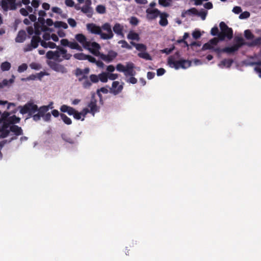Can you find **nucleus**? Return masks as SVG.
I'll list each match as a JSON object with an SVG mask.
<instances>
[{
	"instance_id": "obj_1",
	"label": "nucleus",
	"mask_w": 261,
	"mask_h": 261,
	"mask_svg": "<svg viewBox=\"0 0 261 261\" xmlns=\"http://www.w3.org/2000/svg\"><path fill=\"white\" fill-rule=\"evenodd\" d=\"M86 28L91 34L99 35L102 40H110L114 36L111 25L109 22L103 23L101 27L93 23H87Z\"/></svg>"
},
{
	"instance_id": "obj_2",
	"label": "nucleus",
	"mask_w": 261,
	"mask_h": 261,
	"mask_svg": "<svg viewBox=\"0 0 261 261\" xmlns=\"http://www.w3.org/2000/svg\"><path fill=\"white\" fill-rule=\"evenodd\" d=\"M180 57L179 51H176L174 55L170 56L167 60L168 65L176 70L180 68L187 69L190 67L192 64L191 61L181 59Z\"/></svg>"
},
{
	"instance_id": "obj_3",
	"label": "nucleus",
	"mask_w": 261,
	"mask_h": 261,
	"mask_svg": "<svg viewBox=\"0 0 261 261\" xmlns=\"http://www.w3.org/2000/svg\"><path fill=\"white\" fill-rule=\"evenodd\" d=\"M46 57L48 59H54L59 62L64 60H69L71 57V55L68 54L66 49L62 47H57L56 51H48L46 54Z\"/></svg>"
},
{
	"instance_id": "obj_4",
	"label": "nucleus",
	"mask_w": 261,
	"mask_h": 261,
	"mask_svg": "<svg viewBox=\"0 0 261 261\" xmlns=\"http://www.w3.org/2000/svg\"><path fill=\"white\" fill-rule=\"evenodd\" d=\"M135 65L132 62H127L125 66L121 63H119L116 65V70L121 72H123L125 76H134L136 75V71L134 70Z\"/></svg>"
},
{
	"instance_id": "obj_5",
	"label": "nucleus",
	"mask_w": 261,
	"mask_h": 261,
	"mask_svg": "<svg viewBox=\"0 0 261 261\" xmlns=\"http://www.w3.org/2000/svg\"><path fill=\"white\" fill-rule=\"evenodd\" d=\"M221 32L218 35L220 41H223L226 38L231 39L233 36V31L231 28H229L224 22H221L219 24Z\"/></svg>"
},
{
	"instance_id": "obj_6",
	"label": "nucleus",
	"mask_w": 261,
	"mask_h": 261,
	"mask_svg": "<svg viewBox=\"0 0 261 261\" xmlns=\"http://www.w3.org/2000/svg\"><path fill=\"white\" fill-rule=\"evenodd\" d=\"M19 109L21 114H28L29 117L38 111V106L33 102H28L23 106L19 107Z\"/></svg>"
},
{
	"instance_id": "obj_7",
	"label": "nucleus",
	"mask_w": 261,
	"mask_h": 261,
	"mask_svg": "<svg viewBox=\"0 0 261 261\" xmlns=\"http://www.w3.org/2000/svg\"><path fill=\"white\" fill-rule=\"evenodd\" d=\"M0 120L5 122H7L8 123L15 125L20 122V118L14 115L10 116V114L8 112L2 113L0 112Z\"/></svg>"
},
{
	"instance_id": "obj_8",
	"label": "nucleus",
	"mask_w": 261,
	"mask_h": 261,
	"mask_svg": "<svg viewBox=\"0 0 261 261\" xmlns=\"http://www.w3.org/2000/svg\"><path fill=\"white\" fill-rule=\"evenodd\" d=\"M42 41L40 36H33L31 43L25 45L23 47V51L28 52L32 51L33 49L36 48L38 46L39 44H41V42Z\"/></svg>"
},
{
	"instance_id": "obj_9",
	"label": "nucleus",
	"mask_w": 261,
	"mask_h": 261,
	"mask_svg": "<svg viewBox=\"0 0 261 261\" xmlns=\"http://www.w3.org/2000/svg\"><path fill=\"white\" fill-rule=\"evenodd\" d=\"M88 107L90 110V113L93 116H94L95 113L99 112L100 108L97 105V100L94 94L91 96L90 101L88 104Z\"/></svg>"
},
{
	"instance_id": "obj_10",
	"label": "nucleus",
	"mask_w": 261,
	"mask_h": 261,
	"mask_svg": "<svg viewBox=\"0 0 261 261\" xmlns=\"http://www.w3.org/2000/svg\"><path fill=\"white\" fill-rule=\"evenodd\" d=\"M84 5L83 6L82 8L78 7L77 6H75V8L76 10L81 9V11L86 14L88 16L91 15L93 13V10L92 7H91L92 1L91 0H85L84 2Z\"/></svg>"
},
{
	"instance_id": "obj_11",
	"label": "nucleus",
	"mask_w": 261,
	"mask_h": 261,
	"mask_svg": "<svg viewBox=\"0 0 261 261\" xmlns=\"http://www.w3.org/2000/svg\"><path fill=\"white\" fill-rule=\"evenodd\" d=\"M1 6L3 10L7 11L16 9V0H1Z\"/></svg>"
},
{
	"instance_id": "obj_12",
	"label": "nucleus",
	"mask_w": 261,
	"mask_h": 261,
	"mask_svg": "<svg viewBox=\"0 0 261 261\" xmlns=\"http://www.w3.org/2000/svg\"><path fill=\"white\" fill-rule=\"evenodd\" d=\"M87 45L88 46L85 47L84 48L89 50L93 55L98 56L100 54L99 50L100 48V45L95 42H91L90 41H88Z\"/></svg>"
},
{
	"instance_id": "obj_13",
	"label": "nucleus",
	"mask_w": 261,
	"mask_h": 261,
	"mask_svg": "<svg viewBox=\"0 0 261 261\" xmlns=\"http://www.w3.org/2000/svg\"><path fill=\"white\" fill-rule=\"evenodd\" d=\"M91 81L94 83H97L99 81H100L102 83H107L108 80V73L102 72L99 74L98 75L92 74L90 75Z\"/></svg>"
},
{
	"instance_id": "obj_14",
	"label": "nucleus",
	"mask_w": 261,
	"mask_h": 261,
	"mask_svg": "<svg viewBox=\"0 0 261 261\" xmlns=\"http://www.w3.org/2000/svg\"><path fill=\"white\" fill-rule=\"evenodd\" d=\"M261 40V38H258L257 39H256L252 43H246L245 42H244V40L243 39V38L242 37H236L235 38H234V41H235V43L234 44V45L236 46H238V49H239V48L242 46L243 45H247L248 46H252V45H255L256 44L258 43V42Z\"/></svg>"
},
{
	"instance_id": "obj_15",
	"label": "nucleus",
	"mask_w": 261,
	"mask_h": 261,
	"mask_svg": "<svg viewBox=\"0 0 261 261\" xmlns=\"http://www.w3.org/2000/svg\"><path fill=\"white\" fill-rule=\"evenodd\" d=\"M219 39L214 38L211 39L207 43L203 45V47L205 49H210L216 53L215 49H220V48L217 47L218 43L219 42Z\"/></svg>"
},
{
	"instance_id": "obj_16",
	"label": "nucleus",
	"mask_w": 261,
	"mask_h": 261,
	"mask_svg": "<svg viewBox=\"0 0 261 261\" xmlns=\"http://www.w3.org/2000/svg\"><path fill=\"white\" fill-rule=\"evenodd\" d=\"M47 64L53 70L62 73L67 72L66 69L62 65L53 61H47Z\"/></svg>"
},
{
	"instance_id": "obj_17",
	"label": "nucleus",
	"mask_w": 261,
	"mask_h": 261,
	"mask_svg": "<svg viewBox=\"0 0 261 261\" xmlns=\"http://www.w3.org/2000/svg\"><path fill=\"white\" fill-rule=\"evenodd\" d=\"M146 18L148 20L155 19L159 17L161 12L157 9L148 8L146 9Z\"/></svg>"
},
{
	"instance_id": "obj_18",
	"label": "nucleus",
	"mask_w": 261,
	"mask_h": 261,
	"mask_svg": "<svg viewBox=\"0 0 261 261\" xmlns=\"http://www.w3.org/2000/svg\"><path fill=\"white\" fill-rule=\"evenodd\" d=\"M117 56V53L112 50L109 51L107 55L103 54L99 55L100 58L108 63L112 62L116 58Z\"/></svg>"
},
{
	"instance_id": "obj_19",
	"label": "nucleus",
	"mask_w": 261,
	"mask_h": 261,
	"mask_svg": "<svg viewBox=\"0 0 261 261\" xmlns=\"http://www.w3.org/2000/svg\"><path fill=\"white\" fill-rule=\"evenodd\" d=\"M78 80L81 83L84 89H89L91 87L93 82L91 80L90 75L88 76H81L78 77Z\"/></svg>"
},
{
	"instance_id": "obj_20",
	"label": "nucleus",
	"mask_w": 261,
	"mask_h": 261,
	"mask_svg": "<svg viewBox=\"0 0 261 261\" xmlns=\"http://www.w3.org/2000/svg\"><path fill=\"white\" fill-rule=\"evenodd\" d=\"M10 131L13 133L15 136L12 137L10 140L9 141L11 142L12 140H16L17 139V136L22 135L23 134V130L22 128L16 125H12L10 126Z\"/></svg>"
},
{
	"instance_id": "obj_21",
	"label": "nucleus",
	"mask_w": 261,
	"mask_h": 261,
	"mask_svg": "<svg viewBox=\"0 0 261 261\" xmlns=\"http://www.w3.org/2000/svg\"><path fill=\"white\" fill-rule=\"evenodd\" d=\"M216 53L220 55L222 53H225L228 55L233 54L237 51L239 49L238 46H236L234 44L231 46L226 47L222 49H215Z\"/></svg>"
},
{
	"instance_id": "obj_22",
	"label": "nucleus",
	"mask_w": 261,
	"mask_h": 261,
	"mask_svg": "<svg viewBox=\"0 0 261 261\" xmlns=\"http://www.w3.org/2000/svg\"><path fill=\"white\" fill-rule=\"evenodd\" d=\"M31 4V5H27L25 9L28 10L29 13H33L34 14V12H35V14L36 15V11L40 6V0H32Z\"/></svg>"
},
{
	"instance_id": "obj_23",
	"label": "nucleus",
	"mask_w": 261,
	"mask_h": 261,
	"mask_svg": "<svg viewBox=\"0 0 261 261\" xmlns=\"http://www.w3.org/2000/svg\"><path fill=\"white\" fill-rule=\"evenodd\" d=\"M2 122L0 120V122ZM10 126L5 122L0 128V138H5L8 136L10 133Z\"/></svg>"
},
{
	"instance_id": "obj_24",
	"label": "nucleus",
	"mask_w": 261,
	"mask_h": 261,
	"mask_svg": "<svg viewBox=\"0 0 261 261\" xmlns=\"http://www.w3.org/2000/svg\"><path fill=\"white\" fill-rule=\"evenodd\" d=\"M123 89V86L121 85H119V83L118 81H114L112 83V92L115 95L118 94L120 93Z\"/></svg>"
},
{
	"instance_id": "obj_25",
	"label": "nucleus",
	"mask_w": 261,
	"mask_h": 261,
	"mask_svg": "<svg viewBox=\"0 0 261 261\" xmlns=\"http://www.w3.org/2000/svg\"><path fill=\"white\" fill-rule=\"evenodd\" d=\"M76 40L81 43L84 48L88 46L87 45L89 41L87 40V38L85 35L82 34H78L75 36Z\"/></svg>"
},
{
	"instance_id": "obj_26",
	"label": "nucleus",
	"mask_w": 261,
	"mask_h": 261,
	"mask_svg": "<svg viewBox=\"0 0 261 261\" xmlns=\"http://www.w3.org/2000/svg\"><path fill=\"white\" fill-rule=\"evenodd\" d=\"M123 26L119 23H116L114 24L113 28V31L114 33L118 36H120L122 37H124V34L123 33Z\"/></svg>"
},
{
	"instance_id": "obj_27",
	"label": "nucleus",
	"mask_w": 261,
	"mask_h": 261,
	"mask_svg": "<svg viewBox=\"0 0 261 261\" xmlns=\"http://www.w3.org/2000/svg\"><path fill=\"white\" fill-rule=\"evenodd\" d=\"M60 111L63 113H67L69 115H73L75 110L72 107L63 105L60 107Z\"/></svg>"
},
{
	"instance_id": "obj_28",
	"label": "nucleus",
	"mask_w": 261,
	"mask_h": 261,
	"mask_svg": "<svg viewBox=\"0 0 261 261\" xmlns=\"http://www.w3.org/2000/svg\"><path fill=\"white\" fill-rule=\"evenodd\" d=\"M26 39V33L24 30H20L18 32L16 37L15 38V41L18 43H22Z\"/></svg>"
},
{
	"instance_id": "obj_29",
	"label": "nucleus",
	"mask_w": 261,
	"mask_h": 261,
	"mask_svg": "<svg viewBox=\"0 0 261 261\" xmlns=\"http://www.w3.org/2000/svg\"><path fill=\"white\" fill-rule=\"evenodd\" d=\"M160 20L159 21V24L163 27H165L168 24L167 17L168 14L165 12L160 13L159 15Z\"/></svg>"
},
{
	"instance_id": "obj_30",
	"label": "nucleus",
	"mask_w": 261,
	"mask_h": 261,
	"mask_svg": "<svg viewBox=\"0 0 261 261\" xmlns=\"http://www.w3.org/2000/svg\"><path fill=\"white\" fill-rule=\"evenodd\" d=\"M233 63L231 59H224L218 64V66L221 68H229Z\"/></svg>"
},
{
	"instance_id": "obj_31",
	"label": "nucleus",
	"mask_w": 261,
	"mask_h": 261,
	"mask_svg": "<svg viewBox=\"0 0 261 261\" xmlns=\"http://www.w3.org/2000/svg\"><path fill=\"white\" fill-rule=\"evenodd\" d=\"M46 28L45 26L40 27L38 24L36 22L34 23V36H39L42 32H45L46 31Z\"/></svg>"
},
{
	"instance_id": "obj_32",
	"label": "nucleus",
	"mask_w": 261,
	"mask_h": 261,
	"mask_svg": "<svg viewBox=\"0 0 261 261\" xmlns=\"http://www.w3.org/2000/svg\"><path fill=\"white\" fill-rule=\"evenodd\" d=\"M197 10L195 8H192L188 10L184 11L181 13V17H185L187 15H197Z\"/></svg>"
},
{
	"instance_id": "obj_33",
	"label": "nucleus",
	"mask_w": 261,
	"mask_h": 261,
	"mask_svg": "<svg viewBox=\"0 0 261 261\" xmlns=\"http://www.w3.org/2000/svg\"><path fill=\"white\" fill-rule=\"evenodd\" d=\"M37 20L36 15L35 14V12H34V14H31L29 15V18H25L23 22L26 25H29L31 24V22H35Z\"/></svg>"
},
{
	"instance_id": "obj_34",
	"label": "nucleus",
	"mask_w": 261,
	"mask_h": 261,
	"mask_svg": "<svg viewBox=\"0 0 261 261\" xmlns=\"http://www.w3.org/2000/svg\"><path fill=\"white\" fill-rule=\"evenodd\" d=\"M127 38L130 40H136L139 41L140 40V37L137 33L133 31H130L127 34Z\"/></svg>"
},
{
	"instance_id": "obj_35",
	"label": "nucleus",
	"mask_w": 261,
	"mask_h": 261,
	"mask_svg": "<svg viewBox=\"0 0 261 261\" xmlns=\"http://www.w3.org/2000/svg\"><path fill=\"white\" fill-rule=\"evenodd\" d=\"M130 44L139 51H145L146 50V46L142 43H136L133 41L130 42Z\"/></svg>"
},
{
	"instance_id": "obj_36",
	"label": "nucleus",
	"mask_w": 261,
	"mask_h": 261,
	"mask_svg": "<svg viewBox=\"0 0 261 261\" xmlns=\"http://www.w3.org/2000/svg\"><path fill=\"white\" fill-rule=\"evenodd\" d=\"M46 14L43 10H40L38 12L39 17L38 18V22L42 25L45 24V19L44 17L46 16Z\"/></svg>"
},
{
	"instance_id": "obj_37",
	"label": "nucleus",
	"mask_w": 261,
	"mask_h": 261,
	"mask_svg": "<svg viewBox=\"0 0 261 261\" xmlns=\"http://www.w3.org/2000/svg\"><path fill=\"white\" fill-rule=\"evenodd\" d=\"M252 64L255 65V71L258 75V76L261 77V61L254 62Z\"/></svg>"
},
{
	"instance_id": "obj_38",
	"label": "nucleus",
	"mask_w": 261,
	"mask_h": 261,
	"mask_svg": "<svg viewBox=\"0 0 261 261\" xmlns=\"http://www.w3.org/2000/svg\"><path fill=\"white\" fill-rule=\"evenodd\" d=\"M41 45L44 48H55L56 47V45L55 43L50 41L46 42L43 41L41 42Z\"/></svg>"
},
{
	"instance_id": "obj_39",
	"label": "nucleus",
	"mask_w": 261,
	"mask_h": 261,
	"mask_svg": "<svg viewBox=\"0 0 261 261\" xmlns=\"http://www.w3.org/2000/svg\"><path fill=\"white\" fill-rule=\"evenodd\" d=\"M54 26L56 28L60 29L62 28L64 29H66L68 28V25L66 22L61 21H57L54 22Z\"/></svg>"
},
{
	"instance_id": "obj_40",
	"label": "nucleus",
	"mask_w": 261,
	"mask_h": 261,
	"mask_svg": "<svg viewBox=\"0 0 261 261\" xmlns=\"http://www.w3.org/2000/svg\"><path fill=\"white\" fill-rule=\"evenodd\" d=\"M68 47L72 49H76L79 51L82 50V47L75 41L69 42Z\"/></svg>"
},
{
	"instance_id": "obj_41",
	"label": "nucleus",
	"mask_w": 261,
	"mask_h": 261,
	"mask_svg": "<svg viewBox=\"0 0 261 261\" xmlns=\"http://www.w3.org/2000/svg\"><path fill=\"white\" fill-rule=\"evenodd\" d=\"M11 65L9 62H3L1 65V69L3 71H8L11 68Z\"/></svg>"
},
{
	"instance_id": "obj_42",
	"label": "nucleus",
	"mask_w": 261,
	"mask_h": 261,
	"mask_svg": "<svg viewBox=\"0 0 261 261\" xmlns=\"http://www.w3.org/2000/svg\"><path fill=\"white\" fill-rule=\"evenodd\" d=\"M60 117L65 124L67 125H70L72 123L71 119L67 117L65 114H61Z\"/></svg>"
},
{
	"instance_id": "obj_43",
	"label": "nucleus",
	"mask_w": 261,
	"mask_h": 261,
	"mask_svg": "<svg viewBox=\"0 0 261 261\" xmlns=\"http://www.w3.org/2000/svg\"><path fill=\"white\" fill-rule=\"evenodd\" d=\"M207 14V11L204 9H201L199 12L197 11V16L200 17L202 20H204Z\"/></svg>"
},
{
	"instance_id": "obj_44",
	"label": "nucleus",
	"mask_w": 261,
	"mask_h": 261,
	"mask_svg": "<svg viewBox=\"0 0 261 261\" xmlns=\"http://www.w3.org/2000/svg\"><path fill=\"white\" fill-rule=\"evenodd\" d=\"M138 56L147 60H151L152 58L150 55L147 52L144 51L138 54Z\"/></svg>"
},
{
	"instance_id": "obj_45",
	"label": "nucleus",
	"mask_w": 261,
	"mask_h": 261,
	"mask_svg": "<svg viewBox=\"0 0 261 261\" xmlns=\"http://www.w3.org/2000/svg\"><path fill=\"white\" fill-rule=\"evenodd\" d=\"M96 11L98 13L102 14L106 13V9L105 6L99 5L96 7Z\"/></svg>"
},
{
	"instance_id": "obj_46",
	"label": "nucleus",
	"mask_w": 261,
	"mask_h": 261,
	"mask_svg": "<svg viewBox=\"0 0 261 261\" xmlns=\"http://www.w3.org/2000/svg\"><path fill=\"white\" fill-rule=\"evenodd\" d=\"M244 36L248 40H252L254 36L250 30H246L244 31Z\"/></svg>"
},
{
	"instance_id": "obj_47",
	"label": "nucleus",
	"mask_w": 261,
	"mask_h": 261,
	"mask_svg": "<svg viewBox=\"0 0 261 261\" xmlns=\"http://www.w3.org/2000/svg\"><path fill=\"white\" fill-rule=\"evenodd\" d=\"M87 55L84 54L83 53H77L73 55L75 59L80 60H85L87 59Z\"/></svg>"
},
{
	"instance_id": "obj_48",
	"label": "nucleus",
	"mask_w": 261,
	"mask_h": 261,
	"mask_svg": "<svg viewBox=\"0 0 261 261\" xmlns=\"http://www.w3.org/2000/svg\"><path fill=\"white\" fill-rule=\"evenodd\" d=\"M118 43L121 44V47L122 48H125L128 49H132V46L129 45L125 40H120L118 41Z\"/></svg>"
},
{
	"instance_id": "obj_49",
	"label": "nucleus",
	"mask_w": 261,
	"mask_h": 261,
	"mask_svg": "<svg viewBox=\"0 0 261 261\" xmlns=\"http://www.w3.org/2000/svg\"><path fill=\"white\" fill-rule=\"evenodd\" d=\"M62 138L65 141L70 144H74L75 142L74 140L71 139L66 134H62Z\"/></svg>"
},
{
	"instance_id": "obj_50",
	"label": "nucleus",
	"mask_w": 261,
	"mask_h": 261,
	"mask_svg": "<svg viewBox=\"0 0 261 261\" xmlns=\"http://www.w3.org/2000/svg\"><path fill=\"white\" fill-rule=\"evenodd\" d=\"M38 111L39 114L42 116H43L46 112L48 111V108L45 106L40 107L39 108H38Z\"/></svg>"
},
{
	"instance_id": "obj_51",
	"label": "nucleus",
	"mask_w": 261,
	"mask_h": 261,
	"mask_svg": "<svg viewBox=\"0 0 261 261\" xmlns=\"http://www.w3.org/2000/svg\"><path fill=\"white\" fill-rule=\"evenodd\" d=\"M171 2V0H159V4L164 7L170 6Z\"/></svg>"
},
{
	"instance_id": "obj_52",
	"label": "nucleus",
	"mask_w": 261,
	"mask_h": 261,
	"mask_svg": "<svg viewBox=\"0 0 261 261\" xmlns=\"http://www.w3.org/2000/svg\"><path fill=\"white\" fill-rule=\"evenodd\" d=\"M28 68V65L25 63H23L18 66L17 71L19 73H21L25 71Z\"/></svg>"
},
{
	"instance_id": "obj_53",
	"label": "nucleus",
	"mask_w": 261,
	"mask_h": 261,
	"mask_svg": "<svg viewBox=\"0 0 261 261\" xmlns=\"http://www.w3.org/2000/svg\"><path fill=\"white\" fill-rule=\"evenodd\" d=\"M100 92H101L103 93L106 94L108 92V90L107 88H104V87H102V88L97 90V93L100 99H101V95L100 94Z\"/></svg>"
},
{
	"instance_id": "obj_54",
	"label": "nucleus",
	"mask_w": 261,
	"mask_h": 261,
	"mask_svg": "<svg viewBox=\"0 0 261 261\" xmlns=\"http://www.w3.org/2000/svg\"><path fill=\"white\" fill-rule=\"evenodd\" d=\"M129 22L132 25H137L139 23V20L137 17L132 16L130 18Z\"/></svg>"
},
{
	"instance_id": "obj_55",
	"label": "nucleus",
	"mask_w": 261,
	"mask_h": 261,
	"mask_svg": "<svg viewBox=\"0 0 261 261\" xmlns=\"http://www.w3.org/2000/svg\"><path fill=\"white\" fill-rule=\"evenodd\" d=\"M67 22L69 25L72 28L75 27L77 24L76 21L74 19L71 18H68L67 19Z\"/></svg>"
},
{
	"instance_id": "obj_56",
	"label": "nucleus",
	"mask_w": 261,
	"mask_h": 261,
	"mask_svg": "<svg viewBox=\"0 0 261 261\" xmlns=\"http://www.w3.org/2000/svg\"><path fill=\"white\" fill-rule=\"evenodd\" d=\"M250 15V13L249 12L245 11V12H242V13H241V14L239 16V18L240 19H246V18L249 17Z\"/></svg>"
},
{
	"instance_id": "obj_57",
	"label": "nucleus",
	"mask_w": 261,
	"mask_h": 261,
	"mask_svg": "<svg viewBox=\"0 0 261 261\" xmlns=\"http://www.w3.org/2000/svg\"><path fill=\"white\" fill-rule=\"evenodd\" d=\"M192 35L193 37L195 39L199 38L201 35L200 31L198 30L193 31Z\"/></svg>"
},
{
	"instance_id": "obj_58",
	"label": "nucleus",
	"mask_w": 261,
	"mask_h": 261,
	"mask_svg": "<svg viewBox=\"0 0 261 261\" xmlns=\"http://www.w3.org/2000/svg\"><path fill=\"white\" fill-rule=\"evenodd\" d=\"M42 118L44 121L48 122L50 121L51 116L49 113H47L43 115V116H42Z\"/></svg>"
},
{
	"instance_id": "obj_59",
	"label": "nucleus",
	"mask_w": 261,
	"mask_h": 261,
	"mask_svg": "<svg viewBox=\"0 0 261 261\" xmlns=\"http://www.w3.org/2000/svg\"><path fill=\"white\" fill-rule=\"evenodd\" d=\"M118 77V75L117 73H108L109 79L112 81L117 79Z\"/></svg>"
},
{
	"instance_id": "obj_60",
	"label": "nucleus",
	"mask_w": 261,
	"mask_h": 261,
	"mask_svg": "<svg viewBox=\"0 0 261 261\" xmlns=\"http://www.w3.org/2000/svg\"><path fill=\"white\" fill-rule=\"evenodd\" d=\"M82 113V116H83V118L82 119V120L83 121L84 120L85 116L88 114L90 113V110L88 108H84L83 110L80 112Z\"/></svg>"
},
{
	"instance_id": "obj_61",
	"label": "nucleus",
	"mask_w": 261,
	"mask_h": 261,
	"mask_svg": "<svg viewBox=\"0 0 261 261\" xmlns=\"http://www.w3.org/2000/svg\"><path fill=\"white\" fill-rule=\"evenodd\" d=\"M30 67L32 69L35 70H39L41 68V66L39 64L36 63H32L30 64Z\"/></svg>"
},
{
	"instance_id": "obj_62",
	"label": "nucleus",
	"mask_w": 261,
	"mask_h": 261,
	"mask_svg": "<svg viewBox=\"0 0 261 261\" xmlns=\"http://www.w3.org/2000/svg\"><path fill=\"white\" fill-rule=\"evenodd\" d=\"M74 119L76 120H80L82 119V113H80V112H79L77 111H75V112H74V114L72 115Z\"/></svg>"
},
{
	"instance_id": "obj_63",
	"label": "nucleus",
	"mask_w": 261,
	"mask_h": 261,
	"mask_svg": "<svg viewBox=\"0 0 261 261\" xmlns=\"http://www.w3.org/2000/svg\"><path fill=\"white\" fill-rule=\"evenodd\" d=\"M211 34L212 36H216L219 34L218 33V29L217 27H213L211 31Z\"/></svg>"
},
{
	"instance_id": "obj_64",
	"label": "nucleus",
	"mask_w": 261,
	"mask_h": 261,
	"mask_svg": "<svg viewBox=\"0 0 261 261\" xmlns=\"http://www.w3.org/2000/svg\"><path fill=\"white\" fill-rule=\"evenodd\" d=\"M75 75L76 76H79V77H81V76H84V71H83L82 69L77 68V69H76V71H75Z\"/></svg>"
}]
</instances>
